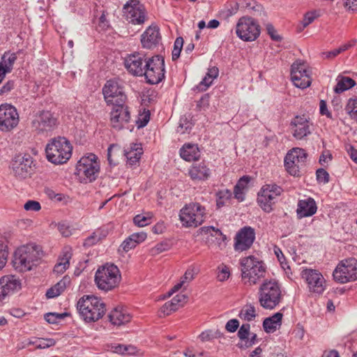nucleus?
Segmentation results:
<instances>
[{"label": "nucleus", "mask_w": 357, "mask_h": 357, "mask_svg": "<svg viewBox=\"0 0 357 357\" xmlns=\"http://www.w3.org/2000/svg\"><path fill=\"white\" fill-rule=\"evenodd\" d=\"M121 275L118 267L112 264H106L100 267L95 275V282L98 289L107 291L116 287Z\"/></svg>", "instance_id": "7"}, {"label": "nucleus", "mask_w": 357, "mask_h": 357, "mask_svg": "<svg viewBox=\"0 0 357 357\" xmlns=\"http://www.w3.org/2000/svg\"><path fill=\"white\" fill-rule=\"evenodd\" d=\"M33 159L29 155H18L12 162V168L15 176L24 179L30 176L33 172Z\"/></svg>", "instance_id": "21"}, {"label": "nucleus", "mask_w": 357, "mask_h": 357, "mask_svg": "<svg viewBox=\"0 0 357 357\" xmlns=\"http://www.w3.org/2000/svg\"><path fill=\"white\" fill-rule=\"evenodd\" d=\"M135 247L136 245L135 244L133 239H132V238H130V236L128 238H126L121 245V248L125 252H128L130 250Z\"/></svg>", "instance_id": "54"}, {"label": "nucleus", "mask_w": 357, "mask_h": 357, "mask_svg": "<svg viewBox=\"0 0 357 357\" xmlns=\"http://www.w3.org/2000/svg\"><path fill=\"white\" fill-rule=\"evenodd\" d=\"M301 278L307 284L309 291L315 295H321L326 288V281L317 270L305 268L301 271Z\"/></svg>", "instance_id": "14"}, {"label": "nucleus", "mask_w": 357, "mask_h": 357, "mask_svg": "<svg viewBox=\"0 0 357 357\" xmlns=\"http://www.w3.org/2000/svg\"><path fill=\"white\" fill-rule=\"evenodd\" d=\"M356 84L355 81L348 77H342L337 83L334 91L337 93H340L344 91H347Z\"/></svg>", "instance_id": "34"}, {"label": "nucleus", "mask_w": 357, "mask_h": 357, "mask_svg": "<svg viewBox=\"0 0 357 357\" xmlns=\"http://www.w3.org/2000/svg\"><path fill=\"white\" fill-rule=\"evenodd\" d=\"M102 93L107 105L124 104L127 99L123 86L115 79L107 81Z\"/></svg>", "instance_id": "15"}, {"label": "nucleus", "mask_w": 357, "mask_h": 357, "mask_svg": "<svg viewBox=\"0 0 357 357\" xmlns=\"http://www.w3.org/2000/svg\"><path fill=\"white\" fill-rule=\"evenodd\" d=\"M239 326V321L236 319H232L229 320L226 325L225 329L230 333L235 332Z\"/></svg>", "instance_id": "55"}, {"label": "nucleus", "mask_w": 357, "mask_h": 357, "mask_svg": "<svg viewBox=\"0 0 357 357\" xmlns=\"http://www.w3.org/2000/svg\"><path fill=\"white\" fill-rule=\"evenodd\" d=\"M144 66L146 68L143 75L148 83L156 84L165 79V60L162 56L156 55L149 58Z\"/></svg>", "instance_id": "9"}, {"label": "nucleus", "mask_w": 357, "mask_h": 357, "mask_svg": "<svg viewBox=\"0 0 357 357\" xmlns=\"http://www.w3.org/2000/svg\"><path fill=\"white\" fill-rule=\"evenodd\" d=\"M180 305H178L176 302L174 301V298L168 302H166L163 306L161 307V312L165 314L169 315L172 312H175L179 307Z\"/></svg>", "instance_id": "43"}, {"label": "nucleus", "mask_w": 357, "mask_h": 357, "mask_svg": "<svg viewBox=\"0 0 357 357\" xmlns=\"http://www.w3.org/2000/svg\"><path fill=\"white\" fill-rule=\"evenodd\" d=\"M292 135L296 139H303L312 132L313 122L305 116H296L291 122Z\"/></svg>", "instance_id": "19"}, {"label": "nucleus", "mask_w": 357, "mask_h": 357, "mask_svg": "<svg viewBox=\"0 0 357 357\" xmlns=\"http://www.w3.org/2000/svg\"><path fill=\"white\" fill-rule=\"evenodd\" d=\"M250 181V178L248 176H244L242 178H241L236 185L234 188V195L235 197L242 201L243 199V190L245 188L247 185L248 184Z\"/></svg>", "instance_id": "36"}, {"label": "nucleus", "mask_w": 357, "mask_h": 357, "mask_svg": "<svg viewBox=\"0 0 357 357\" xmlns=\"http://www.w3.org/2000/svg\"><path fill=\"white\" fill-rule=\"evenodd\" d=\"M72 250L70 248H64L61 255L59 257L58 262L65 264L66 266H70V260L72 258Z\"/></svg>", "instance_id": "42"}, {"label": "nucleus", "mask_w": 357, "mask_h": 357, "mask_svg": "<svg viewBox=\"0 0 357 357\" xmlns=\"http://www.w3.org/2000/svg\"><path fill=\"white\" fill-rule=\"evenodd\" d=\"M266 29L268 34L273 40L279 41L281 40V37L278 34H277L276 30L271 24H266Z\"/></svg>", "instance_id": "56"}, {"label": "nucleus", "mask_w": 357, "mask_h": 357, "mask_svg": "<svg viewBox=\"0 0 357 357\" xmlns=\"http://www.w3.org/2000/svg\"><path fill=\"white\" fill-rule=\"evenodd\" d=\"M257 315L255 307L252 304L245 305L239 313V317L248 321L254 320Z\"/></svg>", "instance_id": "35"}, {"label": "nucleus", "mask_w": 357, "mask_h": 357, "mask_svg": "<svg viewBox=\"0 0 357 357\" xmlns=\"http://www.w3.org/2000/svg\"><path fill=\"white\" fill-rule=\"evenodd\" d=\"M76 170L77 174L86 183L95 181L100 170L97 156L95 154L89 153L88 155L82 157L77 162Z\"/></svg>", "instance_id": "8"}, {"label": "nucleus", "mask_w": 357, "mask_h": 357, "mask_svg": "<svg viewBox=\"0 0 357 357\" xmlns=\"http://www.w3.org/2000/svg\"><path fill=\"white\" fill-rule=\"evenodd\" d=\"M130 113L126 103L113 105L110 113V122L114 128L122 129L130 121Z\"/></svg>", "instance_id": "22"}, {"label": "nucleus", "mask_w": 357, "mask_h": 357, "mask_svg": "<svg viewBox=\"0 0 357 357\" xmlns=\"http://www.w3.org/2000/svg\"><path fill=\"white\" fill-rule=\"evenodd\" d=\"M215 337V336L213 335V333L211 331L208 330V331H205L204 332H202L199 336V338L201 340V341L202 342H208V341H211L212 340L213 338Z\"/></svg>", "instance_id": "63"}, {"label": "nucleus", "mask_w": 357, "mask_h": 357, "mask_svg": "<svg viewBox=\"0 0 357 357\" xmlns=\"http://www.w3.org/2000/svg\"><path fill=\"white\" fill-rule=\"evenodd\" d=\"M213 81V79L206 75L204 79L198 84L197 89L202 91H206L211 85Z\"/></svg>", "instance_id": "53"}, {"label": "nucleus", "mask_w": 357, "mask_h": 357, "mask_svg": "<svg viewBox=\"0 0 357 357\" xmlns=\"http://www.w3.org/2000/svg\"><path fill=\"white\" fill-rule=\"evenodd\" d=\"M160 39L159 28L151 26L142 35L141 43L144 48L151 49L159 43Z\"/></svg>", "instance_id": "26"}, {"label": "nucleus", "mask_w": 357, "mask_h": 357, "mask_svg": "<svg viewBox=\"0 0 357 357\" xmlns=\"http://www.w3.org/2000/svg\"><path fill=\"white\" fill-rule=\"evenodd\" d=\"M24 208L26 211H38L40 210L41 206L40 204L37 201L29 200L24 204Z\"/></svg>", "instance_id": "50"}, {"label": "nucleus", "mask_w": 357, "mask_h": 357, "mask_svg": "<svg viewBox=\"0 0 357 357\" xmlns=\"http://www.w3.org/2000/svg\"><path fill=\"white\" fill-rule=\"evenodd\" d=\"M150 120V112L149 110L144 111L142 114H140L136 121V124L138 128H143L146 126Z\"/></svg>", "instance_id": "46"}, {"label": "nucleus", "mask_w": 357, "mask_h": 357, "mask_svg": "<svg viewBox=\"0 0 357 357\" xmlns=\"http://www.w3.org/2000/svg\"><path fill=\"white\" fill-rule=\"evenodd\" d=\"M236 33L244 41H254L260 35V26L253 18L243 17L237 22Z\"/></svg>", "instance_id": "12"}, {"label": "nucleus", "mask_w": 357, "mask_h": 357, "mask_svg": "<svg viewBox=\"0 0 357 357\" xmlns=\"http://www.w3.org/2000/svg\"><path fill=\"white\" fill-rule=\"evenodd\" d=\"M241 275L245 283L250 285L257 284L266 273V266L263 261L250 255L240 259Z\"/></svg>", "instance_id": "2"}, {"label": "nucleus", "mask_w": 357, "mask_h": 357, "mask_svg": "<svg viewBox=\"0 0 357 357\" xmlns=\"http://www.w3.org/2000/svg\"><path fill=\"white\" fill-rule=\"evenodd\" d=\"M77 309L86 322L96 321L105 312V304L94 296H84L77 303Z\"/></svg>", "instance_id": "3"}, {"label": "nucleus", "mask_w": 357, "mask_h": 357, "mask_svg": "<svg viewBox=\"0 0 357 357\" xmlns=\"http://www.w3.org/2000/svg\"><path fill=\"white\" fill-rule=\"evenodd\" d=\"M319 17L317 11H310L305 14L303 20L301 22V25L298 26V29L300 31H303L309 24L312 23L314 20Z\"/></svg>", "instance_id": "38"}, {"label": "nucleus", "mask_w": 357, "mask_h": 357, "mask_svg": "<svg viewBox=\"0 0 357 357\" xmlns=\"http://www.w3.org/2000/svg\"><path fill=\"white\" fill-rule=\"evenodd\" d=\"M291 77L294 84L300 89L308 87L312 82L309 72L303 62L296 61L291 65Z\"/></svg>", "instance_id": "20"}, {"label": "nucleus", "mask_w": 357, "mask_h": 357, "mask_svg": "<svg viewBox=\"0 0 357 357\" xmlns=\"http://www.w3.org/2000/svg\"><path fill=\"white\" fill-rule=\"evenodd\" d=\"M123 15L132 24H142L145 20L144 7L139 0H130L123 7Z\"/></svg>", "instance_id": "18"}, {"label": "nucleus", "mask_w": 357, "mask_h": 357, "mask_svg": "<svg viewBox=\"0 0 357 357\" xmlns=\"http://www.w3.org/2000/svg\"><path fill=\"white\" fill-rule=\"evenodd\" d=\"M20 288L21 282L15 276L6 275L2 277L0 279V301Z\"/></svg>", "instance_id": "25"}, {"label": "nucleus", "mask_w": 357, "mask_h": 357, "mask_svg": "<svg viewBox=\"0 0 357 357\" xmlns=\"http://www.w3.org/2000/svg\"><path fill=\"white\" fill-rule=\"evenodd\" d=\"M73 147L65 137L53 139L45 149L47 160L55 165L66 163L72 155Z\"/></svg>", "instance_id": "4"}, {"label": "nucleus", "mask_w": 357, "mask_h": 357, "mask_svg": "<svg viewBox=\"0 0 357 357\" xmlns=\"http://www.w3.org/2000/svg\"><path fill=\"white\" fill-rule=\"evenodd\" d=\"M316 176L319 183L326 184L329 181V174L324 169H318L316 172Z\"/></svg>", "instance_id": "47"}, {"label": "nucleus", "mask_w": 357, "mask_h": 357, "mask_svg": "<svg viewBox=\"0 0 357 357\" xmlns=\"http://www.w3.org/2000/svg\"><path fill=\"white\" fill-rule=\"evenodd\" d=\"M132 239H133V241L136 246L144 241L147 237L146 233L141 231V232H137L133 233L130 236Z\"/></svg>", "instance_id": "52"}, {"label": "nucleus", "mask_w": 357, "mask_h": 357, "mask_svg": "<svg viewBox=\"0 0 357 357\" xmlns=\"http://www.w3.org/2000/svg\"><path fill=\"white\" fill-rule=\"evenodd\" d=\"M307 153L301 148H294L290 150L284 158L286 170L292 176H298L300 169L305 165Z\"/></svg>", "instance_id": "13"}, {"label": "nucleus", "mask_w": 357, "mask_h": 357, "mask_svg": "<svg viewBox=\"0 0 357 357\" xmlns=\"http://www.w3.org/2000/svg\"><path fill=\"white\" fill-rule=\"evenodd\" d=\"M188 174L193 181L206 180L211 174L209 168L202 162L194 164L189 169Z\"/></svg>", "instance_id": "29"}, {"label": "nucleus", "mask_w": 357, "mask_h": 357, "mask_svg": "<svg viewBox=\"0 0 357 357\" xmlns=\"http://www.w3.org/2000/svg\"><path fill=\"white\" fill-rule=\"evenodd\" d=\"M180 155L186 161L198 160L199 158V151L197 145L192 144H184L180 149Z\"/></svg>", "instance_id": "32"}, {"label": "nucleus", "mask_w": 357, "mask_h": 357, "mask_svg": "<svg viewBox=\"0 0 357 357\" xmlns=\"http://www.w3.org/2000/svg\"><path fill=\"white\" fill-rule=\"evenodd\" d=\"M206 214L205 206L199 202H190L180 210L179 220L183 227L196 228L205 221Z\"/></svg>", "instance_id": "6"}, {"label": "nucleus", "mask_w": 357, "mask_h": 357, "mask_svg": "<svg viewBox=\"0 0 357 357\" xmlns=\"http://www.w3.org/2000/svg\"><path fill=\"white\" fill-rule=\"evenodd\" d=\"M238 10V4L236 2L232 1L228 3L225 8L222 10L221 13L225 17H229L234 15Z\"/></svg>", "instance_id": "41"}, {"label": "nucleus", "mask_w": 357, "mask_h": 357, "mask_svg": "<svg viewBox=\"0 0 357 357\" xmlns=\"http://www.w3.org/2000/svg\"><path fill=\"white\" fill-rule=\"evenodd\" d=\"M197 273V269L194 266H190L185 271L183 276L181 277V280L183 281L184 284L189 283L194 280Z\"/></svg>", "instance_id": "45"}, {"label": "nucleus", "mask_w": 357, "mask_h": 357, "mask_svg": "<svg viewBox=\"0 0 357 357\" xmlns=\"http://www.w3.org/2000/svg\"><path fill=\"white\" fill-rule=\"evenodd\" d=\"M283 314L276 312L273 316L266 318L263 321V327L266 333H273L282 324Z\"/></svg>", "instance_id": "33"}, {"label": "nucleus", "mask_w": 357, "mask_h": 357, "mask_svg": "<svg viewBox=\"0 0 357 357\" xmlns=\"http://www.w3.org/2000/svg\"><path fill=\"white\" fill-rule=\"evenodd\" d=\"M317 210V204L312 197H307L301 199L298 202L296 209L297 216L298 218L310 217L316 213Z\"/></svg>", "instance_id": "27"}, {"label": "nucleus", "mask_w": 357, "mask_h": 357, "mask_svg": "<svg viewBox=\"0 0 357 357\" xmlns=\"http://www.w3.org/2000/svg\"><path fill=\"white\" fill-rule=\"evenodd\" d=\"M124 152L127 158V164L132 166L139 162L142 154V149L139 144H131Z\"/></svg>", "instance_id": "30"}, {"label": "nucleus", "mask_w": 357, "mask_h": 357, "mask_svg": "<svg viewBox=\"0 0 357 357\" xmlns=\"http://www.w3.org/2000/svg\"><path fill=\"white\" fill-rule=\"evenodd\" d=\"M250 326L249 324H243L238 331V337L240 340H245L250 336Z\"/></svg>", "instance_id": "49"}, {"label": "nucleus", "mask_w": 357, "mask_h": 357, "mask_svg": "<svg viewBox=\"0 0 357 357\" xmlns=\"http://www.w3.org/2000/svg\"><path fill=\"white\" fill-rule=\"evenodd\" d=\"M231 195H232L231 192L227 189H223V190H219L216 193L217 198H220V199H224L225 201L229 199L231 197Z\"/></svg>", "instance_id": "62"}, {"label": "nucleus", "mask_w": 357, "mask_h": 357, "mask_svg": "<svg viewBox=\"0 0 357 357\" xmlns=\"http://www.w3.org/2000/svg\"><path fill=\"white\" fill-rule=\"evenodd\" d=\"M210 96L208 94H204L197 102V107L199 110H206L209 106Z\"/></svg>", "instance_id": "51"}, {"label": "nucleus", "mask_w": 357, "mask_h": 357, "mask_svg": "<svg viewBox=\"0 0 357 357\" xmlns=\"http://www.w3.org/2000/svg\"><path fill=\"white\" fill-rule=\"evenodd\" d=\"M257 296L262 308L274 310L283 300L281 285L275 279L264 280L259 286Z\"/></svg>", "instance_id": "1"}, {"label": "nucleus", "mask_w": 357, "mask_h": 357, "mask_svg": "<svg viewBox=\"0 0 357 357\" xmlns=\"http://www.w3.org/2000/svg\"><path fill=\"white\" fill-rule=\"evenodd\" d=\"M230 275L229 268L224 266L218 275V279L220 282L225 281Z\"/></svg>", "instance_id": "61"}, {"label": "nucleus", "mask_w": 357, "mask_h": 357, "mask_svg": "<svg viewBox=\"0 0 357 357\" xmlns=\"http://www.w3.org/2000/svg\"><path fill=\"white\" fill-rule=\"evenodd\" d=\"M255 239V229L250 227L241 229L234 238V250L243 252L248 250Z\"/></svg>", "instance_id": "23"}, {"label": "nucleus", "mask_w": 357, "mask_h": 357, "mask_svg": "<svg viewBox=\"0 0 357 357\" xmlns=\"http://www.w3.org/2000/svg\"><path fill=\"white\" fill-rule=\"evenodd\" d=\"M7 259V252L3 244L0 243V270L5 266Z\"/></svg>", "instance_id": "60"}, {"label": "nucleus", "mask_w": 357, "mask_h": 357, "mask_svg": "<svg viewBox=\"0 0 357 357\" xmlns=\"http://www.w3.org/2000/svg\"><path fill=\"white\" fill-rule=\"evenodd\" d=\"M319 110L321 115H325L329 119H332V114L327 108V105L325 100H321L319 103Z\"/></svg>", "instance_id": "59"}, {"label": "nucleus", "mask_w": 357, "mask_h": 357, "mask_svg": "<svg viewBox=\"0 0 357 357\" xmlns=\"http://www.w3.org/2000/svg\"><path fill=\"white\" fill-rule=\"evenodd\" d=\"M38 246L33 244L23 245L15 252L13 266L20 272L31 270L40 259Z\"/></svg>", "instance_id": "5"}, {"label": "nucleus", "mask_w": 357, "mask_h": 357, "mask_svg": "<svg viewBox=\"0 0 357 357\" xmlns=\"http://www.w3.org/2000/svg\"><path fill=\"white\" fill-rule=\"evenodd\" d=\"M19 123V114L16 108L9 104L0 105V130L9 132Z\"/></svg>", "instance_id": "17"}, {"label": "nucleus", "mask_w": 357, "mask_h": 357, "mask_svg": "<svg viewBox=\"0 0 357 357\" xmlns=\"http://www.w3.org/2000/svg\"><path fill=\"white\" fill-rule=\"evenodd\" d=\"M152 213H146L144 214L136 215L133 218V222L135 225L142 227L151 223Z\"/></svg>", "instance_id": "37"}, {"label": "nucleus", "mask_w": 357, "mask_h": 357, "mask_svg": "<svg viewBox=\"0 0 357 357\" xmlns=\"http://www.w3.org/2000/svg\"><path fill=\"white\" fill-rule=\"evenodd\" d=\"M345 110L352 119L357 121V98H350Z\"/></svg>", "instance_id": "39"}, {"label": "nucleus", "mask_w": 357, "mask_h": 357, "mask_svg": "<svg viewBox=\"0 0 357 357\" xmlns=\"http://www.w3.org/2000/svg\"><path fill=\"white\" fill-rule=\"evenodd\" d=\"M334 280L344 284L357 280V260L349 258L341 261L333 273Z\"/></svg>", "instance_id": "10"}, {"label": "nucleus", "mask_w": 357, "mask_h": 357, "mask_svg": "<svg viewBox=\"0 0 357 357\" xmlns=\"http://www.w3.org/2000/svg\"><path fill=\"white\" fill-rule=\"evenodd\" d=\"M292 337L297 342L303 340L305 336V330L302 326L298 324L296 328L292 331Z\"/></svg>", "instance_id": "48"}, {"label": "nucleus", "mask_w": 357, "mask_h": 357, "mask_svg": "<svg viewBox=\"0 0 357 357\" xmlns=\"http://www.w3.org/2000/svg\"><path fill=\"white\" fill-rule=\"evenodd\" d=\"M56 341L54 339L37 340L35 342L29 341L27 345L34 344L38 349H45L54 346Z\"/></svg>", "instance_id": "40"}, {"label": "nucleus", "mask_w": 357, "mask_h": 357, "mask_svg": "<svg viewBox=\"0 0 357 357\" xmlns=\"http://www.w3.org/2000/svg\"><path fill=\"white\" fill-rule=\"evenodd\" d=\"M15 82L13 80H8L6 82L0 89V96L7 94L15 88Z\"/></svg>", "instance_id": "57"}, {"label": "nucleus", "mask_w": 357, "mask_h": 357, "mask_svg": "<svg viewBox=\"0 0 357 357\" xmlns=\"http://www.w3.org/2000/svg\"><path fill=\"white\" fill-rule=\"evenodd\" d=\"M282 192V188L275 183L263 185L257 197V202L262 210L266 213L272 211L273 205L275 204Z\"/></svg>", "instance_id": "11"}, {"label": "nucleus", "mask_w": 357, "mask_h": 357, "mask_svg": "<svg viewBox=\"0 0 357 357\" xmlns=\"http://www.w3.org/2000/svg\"><path fill=\"white\" fill-rule=\"evenodd\" d=\"M109 318L112 324L121 326L129 322L131 317L126 310L122 308H115L110 312Z\"/></svg>", "instance_id": "31"}, {"label": "nucleus", "mask_w": 357, "mask_h": 357, "mask_svg": "<svg viewBox=\"0 0 357 357\" xmlns=\"http://www.w3.org/2000/svg\"><path fill=\"white\" fill-rule=\"evenodd\" d=\"M57 126V119L47 110L38 112L32 121V127L38 133H47Z\"/></svg>", "instance_id": "16"}, {"label": "nucleus", "mask_w": 357, "mask_h": 357, "mask_svg": "<svg viewBox=\"0 0 357 357\" xmlns=\"http://www.w3.org/2000/svg\"><path fill=\"white\" fill-rule=\"evenodd\" d=\"M70 283V278L64 277L62 280L58 282L54 287L59 291L61 294L66 288V286Z\"/></svg>", "instance_id": "58"}, {"label": "nucleus", "mask_w": 357, "mask_h": 357, "mask_svg": "<svg viewBox=\"0 0 357 357\" xmlns=\"http://www.w3.org/2000/svg\"><path fill=\"white\" fill-rule=\"evenodd\" d=\"M17 58V54L10 52H6L2 55L0 61V83L5 78L6 74L13 70Z\"/></svg>", "instance_id": "28"}, {"label": "nucleus", "mask_w": 357, "mask_h": 357, "mask_svg": "<svg viewBox=\"0 0 357 357\" xmlns=\"http://www.w3.org/2000/svg\"><path fill=\"white\" fill-rule=\"evenodd\" d=\"M148 60L145 55L135 52L125 59V66L128 71L135 76H142L144 73L145 63Z\"/></svg>", "instance_id": "24"}, {"label": "nucleus", "mask_w": 357, "mask_h": 357, "mask_svg": "<svg viewBox=\"0 0 357 357\" xmlns=\"http://www.w3.org/2000/svg\"><path fill=\"white\" fill-rule=\"evenodd\" d=\"M166 227L163 222H158L156 225H155L153 228L152 231L154 234H160L165 231Z\"/></svg>", "instance_id": "64"}, {"label": "nucleus", "mask_w": 357, "mask_h": 357, "mask_svg": "<svg viewBox=\"0 0 357 357\" xmlns=\"http://www.w3.org/2000/svg\"><path fill=\"white\" fill-rule=\"evenodd\" d=\"M183 45V39L181 37L176 38L172 50V60L175 61L179 58L180 54Z\"/></svg>", "instance_id": "44"}]
</instances>
